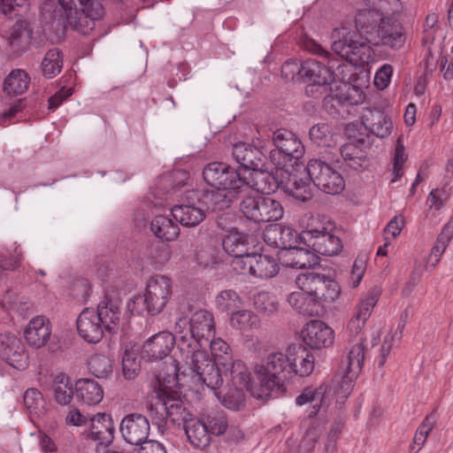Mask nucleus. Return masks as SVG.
<instances>
[{
	"instance_id": "18",
	"label": "nucleus",
	"mask_w": 453,
	"mask_h": 453,
	"mask_svg": "<svg viewBox=\"0 0 453 453\" xmlns=\"http://www.w3.org/2000/svg\"><path fill=\"white\" fill-rule=\"evenodd\" d=\"M303 341L312 349L331 346L334 340V330L321 320H311L301 332Z\"/></svg>"
},
{
	"instance_id": "54",
	"label": "nucleus",
	"mask_w": 453,
	"mask_h": 453,
	"mask_svg": "<svg viewBox=\"0 0 453 453\" xmlns=\"http://www.w3.org/2000/svg\"><path fill=\"white\" fill-rule=\"evenodd\" d=\"M88 369L97 378H108L112 372L111 360L105 355L95 354L89 358Z\"/></svg>"
},
{
	"instance_id": "27",
	"label": "nucleus",
	"mask_w": 453,
	"mask_h": 453,
	"mask_svg": "<svg viewBox=\"0 0 453 453\" xmlns=\"http://www.w3.org/2000/svg\"><path fill=\"white\" fill-rule=\"evenodd\" d=\"M0 347L2 355L12 366L17 369L25 368L27 356L19 339L13 335L0 334Z\"/></svg>"
},
{
	"instance_id": "29",
	"label": "nucleus",
	"mask_w": 453,
	"mask_h": 453,
	"mask_svg": "<svg viewBox=\"0 0 453 453\" xmlns=\"http://www.w3.org/2000/svg\"><path fill=\"white\" fill-rule=\"evenodd\" d=\"M362 122L367 131L380 138H385L391 134L392 120L383 111L373 109L365 111Z\"/></svg>"
},
{
	"instance_id": "38",
	"label": "nucleus",
	"mask_w": 453,
	"mask_h": 453,
	"mask_svg": "<svg viewBox=\"0 0 453 453\" xmlns=\"http://www.w3.org/2000/svg\"><path fill=\"white\" fill-rule=\"evenodd\" d=\"M250 273L259 279H271L279 273V265L276 259L264 254H254L248 259Z\"/></svg>"
},
{
	"instance_id": "50",
	"label": "nucleus",
	"mask_w": 453,
	"mask_h": 453,
	"mask_svg": "<svg viewBox=\"0 0 453 453\" xmlns=\"http://www.w3.org/2000/svg\"><path fill=\"white\" fill-rule=\"evenodd\" d=\"M42 75L47 79H52L60 73L63 67V58L58 49L49 50L42 61Z\"/></svg>"
},
{
	"instance_id": "25",
	"label": "nucleus",
	"mask_w": 453,
	"mask_h": 453,
	"mask_svg": "<svg viewBox=\"0 0 453 453\" xmlns=\"http://www.w3.org/2000/svg\"><path fill=\"white\" fill-rule=\"evenodd\" d=\"M227 372H229L231 381L235 388L246 389L257 399H264V390H255L253 388L250 380V372L242 361L233 359L229 362L228 369H224L225 376H227Z\"/></svg>"
},
{
	"instance_id": "28",
	"label": "nucleus",
	"mask_w": 453,
	"mask_h": 453,
	"mask_svg": "<svg viewBox=\"0 0 453 453\" xmlns=\"http://www.w3.org/2000/svg\"><path fill=\"white\" fill-rule=\"evenodd\" d=\"M97 316L101 317L104 328L110 334H116L119 328L122 312L118 300L104 297L96 310Z\"/></svg>"
},
{
	"instance_id": "20",
	"label": "nucleus",
	"mask_w": 453,
	"mask_h": 453,
	"mask_svg": "<svg viewBox=\"0 0 453 453\" xmlns=\"http://www.w3.org/2000/svg\"><path fill=\"white\" fill-rule=\"evenodd\" d=\"M380 290L377 288H371L365 296L361 297L357 306V311L348 323V331L351 334L357 335L361 333L372 311L379 301Z\"/></svg>"
},
{
	"instance_id": "26",
	"label": "nucleus",
	"mask_w": 453,
	"mask_h": 453,
	"mask_svg": "<svg viewBox=\"0 0 453 453\" xmlns=\"http://www.w3.org/2000/svg\"><path fill=\"white\" fill-rule=\"evenodd\" d=\"M332 389L326 384H321L316 388H305L301 395L296 398V403L302 406L307 403H312L313 411L310 417L316 415L321 408H326L331 403Z\"/></svg>"
},
{
	"instance_id": "35",
	"label": "nucleus",
	"mask_w": 453,
	"mask_h": 453,
	"mask_svg": "<svg viewBox=\"0 0 453 453\" xmlns=\"http://www.w3.org/2000/svg\"><path fill=\"white\" fill-rule=\"evenodd\" d=\"M306 225L301 232L304 242L311 243L315 236H319L326 231L335 230V225L326 216L320 214H307Z\"/></svg>"
},
{
	"instance_id": "64",
	"label": "nucleus",
	"mask_w": 453,
	"mask_h": 453,
	"mask_svg": "<svg viewBox=\"0 0 453 453\" xmlns=\"http://www.w3.org/2000/svg\"><path fill=\"white\" fill-rule=\"evenodd\" d=\"M365 96L361 89L355 86H347V90L341 96V100L349 105H357L365 101Z\"/></svg>"
},
{
	"instance_id": "31",
	"label": "nucleus",
	"mask_w": 453,
	"mask_h": 453,
	"mask_svg": "<svg viewBox=\"0 0 453 453\" xmlns=\"http://www.w3.org/2000/svg\"><path fill=\"white\" fill-rule=\"evenodd\" d=\"M242 180H244L243 191L251 188L258 193L269 195L275 192L280 186L277 178L273 174L264 171L263 168L252 171L249 178L242 176Z\"/></svg>"
},
{
	"instance_id": "42",
	"label": "nucleus",
	"mask_w": 453,
	"mask_h": 453,
	"mask_svg": "<svg viewBox=\"0 0 453 453\" xmlns=\"http://www.w3.org/2000/svg\"><path fill=\"white\" fill-rule=\"evenodd\" d=\"M172 215L184 226H195L205 218V212L198 206L178 204L172 208Z\"/></svg>"
},
{
	"instance_id": "36",
	"label": "nucleus",
	"mask_w": 453,
	"mask_h": 453,
	"mask_svg": "<svg viewBox=\"0 0 453 453\" xmlns=\"http://www.w3.org/2000/svg\"><path fill=\"white\" fill-rule=\"evenodd\" d=\"M50 333V326L44 318L37 316L29 321L24 336L30 346L39 349L48 342Z\"/></svg>"
},
{
	"instance_id": "60",
	"label": "nucleus",
	"mask_w": 453,
	"mask_h": 453,
	"mask_svg": "<svg viewBox=\"0 0 453 453\" xmlns=\"http://www.w3.org/2000/svg\"><path fill=\"white\" fill-rule=\"evenodd\" d=\"M407 157L404 154V148L399 142L395 146V155L393 158V174L392 181H397L403 175V164Z\"/></svg>"
},
{
	"instance_id": "4",
	"label": "nucleus",
	"mask_w": 453,
	"mask_h": 453,
	"mask_svg": "<svg viewBox=\"0 0 453 453\" xmlns=\"http://www.w3.org/2000/svg\"><path fill=\"white\" fill-rule=\"evenodd\" d=\"M175 333L179 335L177 342L188 340L189 337L200 344H207L214 335V317L207 310L195 311L190 319L180 318L174 326Z\"/></svg>"
},
{
	"instance_id": "51",
	"label": "nucleus",
	"mask_w": 453,
	"mask_h": 453,
	"mask_svg": "<svg viewBox=\"0 0 453 453\" xmlns=\"http://www.w3.org/2000/svg\"><path fill=\"white\" fill-rule=\"evenodd\" d=\"M284 188L287 194L301 202H307L312 197L310 183L296 176L290 177Z\"/></svg>"
},
{
	"instance_id": "45",
	"label": "nucleus",
	"mask_w": 453,
	"mask_h": 453,
	"mask_svg": "<svg viewBox=\"0 0 453 453\" xmlns=\"http://www.w3.org/2000/svg\"><path fill=\"white\" fill-rule=\"evenodd\" d=\"M30 77L22 69L12 71L4 81V91L11 96H19L27 91Z\"/></svg>"
},
{
	"instance_id": "3",
	"label": "nucleus",
	"mask_w": 453,
	"mask_h": 453,
	"mask_svg": "<svg viewBox=\"0 0 453 453\" xmlns=\"http://www.w3.org/2000/svg\"><path fill=\"white\" fill-rule=\"evenodd\" d=\"M272 139L275 149L270 151L269 158L278 169L288 171L304 155L303 142L292 131L277 129Z\"/></svg>"
},
{
	"instance_id": "39",
	"label": "nucleus",
	"mask_w": 453,
	"mask_h": 453,
	"mask_svg": "<svg viewBox=\"0 0 453 453\" xmlns=\"http://www.w3.org/2000/svg\"><path fill=\"white\" fill-rule=\"evenodd\" d=\"M312 250L323 256L332 257L337 255L342 249L341 239L335 234V230L326 231L308 244Z\"/></svg>"
},
{
	"instance_id": "33",
	"label": "nucleus",
	"mask_w": 453,
	"mask_h": 453,
	"mask_svg": "<svg viewBox=\"0 0 453 453\" xmlns=\"http://www.w3.org/2000/svg\"><path fill=\"white\" fill-rule=\"evenodd\" d=\"M50 389L54 401L60 406H67L73 399L75 384L67 374L58 372L51 375Z\"/></svg>"
},
{
	"instance_id": "12",
	"label": "nucleus",
	"mask_w": 453,
	"mask_h": 453,
	"mask_svg": "<svg viewBox=\"0 0 453 453\" xmlns=\"http://www.w3.org/2000/svg\"><path fill=\"white\" fill-rule=\"evenodd\" d=\"M372 37L370 44L391 50L402 49L406 41L403 25L393 17H385L380 27H378L376 35Z\"/></svg>"
},
{
	"instance_id": "40",
	"label": "nucleus",
	"mask_w": 453,
	"mask_h": 453,
	"mask_svg": "<svg viewBox=\"0 0 453 453\" xmlns=\"http://www.w3.org/2000/svg\"><path fill=\"white\" fill-rule=\"evenodd\" d=\"M188 440L194 447L203 449L210 445L211 434L205 423L198 418H189L184 427Z\"/></svg>"
},
{
	"instance_id": "19",
	"label": "nucleus",
	"mask_w": 453,
	"mask_h": 453,
	"mask_svg": "<svg viewBox=\"0 0 453 453\" xmlns=\"http://www.w3.org/2000/svg\"><path fill=\"white\" fill-rule=\"evenodd\" d=\"M76 324L79 335L86 342L96 343L102 340L105 329L96 310L85 308L80 313Z\"/></svg>"
},
{
	"instance_id": "41",
	"label": "nucleus",
	"mask_w": 453,
	"mask_h": 453,
	"mask_svg": "<svg viewBox=\"0 0 453 453\" xmlns=\"http://www.w3.org/2000/svg\"><path fill=\"white\" fill-rule=\"evenodd\" d=\"M229 325L232 328L244 334L258 329L260 319L254 311L240 308L230 315Z\"/></svg>"
},
{
	"instance_id": "58",
	"label": "nucleus",
	"mask_w": 453,
	"mask_h": 453,
	"mask_svg": "<svg viewBox=\"0 0 453 453\" xmlns=\"http://www.w3.org/2000/svg\"><path fill=\"white\" fill-rule=\"evenodd\" d=\"M309 134L311 140L319 146H330L333 141L331 128L326 123L311 127Z\"/></svg>"
},
{
	"instance_id": "56",
	"label": "nucleus",
	"mask_w": 453,
	"mask_h": 453,
	"mask_svg": "<svg viewBox=\"0 0 453 453\" xmlns=\"http://www.w3.org/2000/svg\"><path fill=\"white\" fill-rule=\"evenodd\" d=\"M452 193V187L447 183H442L441 188H434L430 191L426 198V203L430 210L440 211L449 199Z\"/></svg>"
},
{
	"instance_id": "63",
	"label": "nucleus",
	"mask_w": 453,
	"mask_h": 453,
	"mask_svg": "<svg viewBox=\"0 0 453 453\" xmlns=\"http://www.w3.org/2000/svg\"><path fill=\"white\" fill-rule=\"evenodd\" d=\"M392 74V65L389 64H384L375 73L374 85L379 89H385L390 83Z\"/></svg>"
},
{
	"instance_id": "30",
	"label": "nucleus",
	"mask_w": 453,
	"mask_h": 453,
	"mask_svg": "<svg viewBox=\"0 0 453 453\" xmlns=\"http://www.w3.org/2000/svg\"><path fill=\"white\" fill-rule=\"evenodd\" d=\"M65 27H70L73 30L88 35L95 27L93 18L81 10H78L74 5L61 13L57 19Z\"/></svg>"
},
{
	"instance_id": "9",
	"label": "nucleus",
	"mask_w": 453,
	"mask_h": 453,
	"mask_svg": "<svg viewBox=\"0 0 453 453\" xmlns=\"http://www.w3.org/2000/svg\"><path fill=\"white\" fill-rule=\"evenodd\" d=\"M203 179L211 188L243 189L244 180L234 167L223 162H211L203 169Z\"/></svg>"
},
{
	"instance_id": "5",
	"label": "nucleus",
	"mask_w": 453,
	"mask_h": 453,
	"mask_svg": "<svg viewBox=\"0 0 453 453\" xmlns=\"http://www.w3.org/2000/svg\"><path fill=\"white\" fill-rule=\"evenodd\" d=\"M297 287L311 294L314 299L322 305L323 314L326 307L334 303L340 296L341 288L337 281L324 274L305 273L296 279Z\"/></svg>"
},
{
	"instance_id": "8",
	"label": "nucleus",
	"mask_w": 453,
	"mask_h": 453,
	"mask_svg": "<svg viewBox=\"0 0 453 453\" xmlns=\"http://www.w3.org/2000/svg\"><path fill=\"white\" fill-rule=\"evenodd\" d=\"M306 171L313 184L326 194L337 195L345 188L342 175L326 160L311 159Z\"/></svg>"
},
{
	"instance_id": "7",
	"label": "nucleus",
	"mask_w": 453,
	"mask_h": 453,
	"mask_svg": "<svg viewBox=\"0 0 453 453\" xmlns=\"http://www.w3.org/2000/svg\"><path fill=\"white\" fill-rule=\"evenodd\" d=\"M305 49L311 53L326 60V63L311 58L305 60L303 63V76L306 77L311 82L318 86H327L334 82V65H331V52L313 40H310L305 42Z\"/></svg>"
},
{
	"instance_id": "53",
	"label": "nucleus",
	"mask_w": 453,
	"mask_h": 453,
	"mask_svg": "<svg viewBox=\"0 0 453 453\" xmlns=\"http://www.w3.org/2000/svg\"><path fill=\"white\" fill-rule=\"evenodd\" d=\"M253 306L259 313L271 316L278 310L277 298L266 291H260L252 297Z\"/></svg>"
},
{
	"instance_id": "49",
	"label": "nucleus",
	"mask_w": 453,
	"mask_h": 453,
	"mask_svg": "<svg viewBox=\"0 0 453 453\" xmlns=\"http://www.w3.org/2000/svg\"><path fill=\"white\" fill-rule=\"evenodd\" d=\"M243 302L238 293L233 289L220 291L215 297V307L220 312L230 313L242 308Z\"/></svg>"
},
{
	"instance_id": "17",
	"label": "nucleus",
	"mask_w": 453,
	"mask_h": 453,
	"mask_svg": "<svg viewBox=\"0 0 453 453\" xmlns=\"http://www.w3.org/2000/svg\"><path fill=\"white\" fill-rule=\"evenodd\" d=\"M119 430L127 442L132 445H140L148 439L150 423L145 416L132 413L123 418L120 422Z\"/></svg>"
},
{
	"instance_id": "11",
	"label": "nucleus",
	"mask_w": 453,
	"mask_h": 453,
	"mask_svg": "<svg viewBox=\"0 0 453 453\" xmlns=\"http://www.w3.org/2000/svg\"><path fill=\"white\" fill-rule=\"evenodd\" d=\"M358 341L357 343L351 347L349 352L344 374L335 391L337 400L346 399L350 395L355 381L362 370L365 359L363 337L360 336Z\"/></svg>"
},
{
	"instance_id": "47",
	"label": "nucleus",
	"mask_w": 453,
	"mask_h": 453,
	"mask_svg": "<svg viewBox=\"0 0 453 453\" xmlns=\"http://www.w3.org/2000/svg\"><path fill=\"white\" fill-rule=\"evenodd\" d=\"M452 237L453 218H451L449 222L442 227L441 232L438 235L436 242L431 250L429 261L431 262L430 265L433 268H434L441 260V257L447 249L449 243L450 242Z\"/></svg>"
},
{
	"instance_id": "23",
	"label": "nucleus",
	"mask_w": 453,
	"mask_h": 453,
	"mask_svg": "<svg viewBox=\"0 0 453 453\" xmlns=\"http://www.w3.org/2000/svg\"><path fill=\"white\" fill-rule=\"evenodd\" d=\"M384 18L383 14L375 9L358 11L355 16V26L359 34L358 36L370 43Z\"/></svg>"
},
{
	"instance_id": "44",
	"label": "nucleus",
	"mask_w": 453,
	"mask_h": 453,
	"mask_svg": "<svg viewBox=\"0 0 453 453\" xmlns=\"http://www.w3.org/2000/svg\"><path fill=\"white\" fill-rule=\"evenodd\" d=\"M150 229L157 238L166 242L174 241L180 234L179 226L164 215H157L152 219Z\"/></svg>"
},
{
	"instance_id": "24",
	"label": "nucleus",
	"mask_w": 453,
	"mask_h": 453,
	"mask_svg": "<svg viewBox=\"0 0 453 453\" xmlns=\"http://www.w3.org/2000/svg\"><path fill=\"white\" fill-rule=\"evenodd\" d=\"M289 365L293 370V376H308L314 369L313 355L302 344H294L287 349Z\"/></svg>"
},
{
	"instance_id": "2",
	"label": "nucleus",
	"mask_w": 453,
	"mask_h": 453,
	"mask_svg": "<svg viewBox=\"0 0 453 453\" xmlns=\"http://www.w3.org/2000/svg\"><path fill=\"white\" fill-rule=\"evenodd\" d=\"M255 373L261 387L266 391L264 398L270 396L269 391L283 388L286 380L293 377L288 353L274 352L267 356L263 364L255 366Z\"/></svg>"
},
{
	"instance_id": "32",
	"label": "nucleus",
	"mask_w": 453,
	"mask_h": 453,
	"mask_svg": "<svg viewBox=\"0 0 453 453\" xmlns=\"http://www.w3.org/2000/svg\"><path fill=\"white\" fill-rule=\"evenodd\" d=\"M288 303L303 316L319 317L323 315L322 305L307 291L300 289V291L290 293L288 296Z\"/></svg>"
},
{
	"instance_id": "34",
	"label": "nucleus",
	"mask_w": 453,
	"mask_h": 453,
	"mask_svg": "<svg viewBox=\"0 0 453 453\" xmlns=\"http://www.w3.org/2000/svg\"><path fill=\"white\" fill-rule=\"evenodd\" d=\"M75 395L78 401L87 405H96L104 398L102 386L91 379H80L75 382Z\"/></svg>"
},
{
	"instance_id": "55",
	"label": "nucleus",
	"mask_w": 453,
	"mask_h": 453,
	"mask_svg": "<svg viewBox=\"0 0 453 453\" xmlns=\"http://www.w3.org/2000/svg\"><path fill=\"white\" fill-rule=\"evenodd\" d=\"M202 421L205 423L210 434L220 435L225 433L228 426L223 411H211L206 415L205 420Z\"/></svg>"
},
{
	"instance_id": "46",
	"label": "nucleus",
	"mask_w": 453,
	"mask_h": 453,
	"mask_svg": "<svg viewBox=\"0 0 453 453\" xmlns=\"http://www.w3.org/2000/svg\"><path fill=\"white\" fill-rule=\"evenodd\" d=\"M224 250L233 257L246 255L249 250V235L238 231L229 233L222 242Z\"/></svg>"
},
{
	"instance_id": "13",
	"label": "nucleus",
	"mask_w": 453,
	"mask_h": 453,
	"mask_svg": "<svg viewBox=\"0 0 453 453\" xmlns=\"http://www.w3.org/2000/svg\"><path fill=\"white\" fill-rule=\"evenodd\" d=\"M177 344L175 336L167 331L159 332L147 339L140 351V358L147 362H156L168 357Z\"/></svg>"
},
{
	"instance_id": "61",
	"label": "nucleus",
	"mask_w": 453,
	"mask_h": 453,
	"mask_svg": "<svg viewBox=\"0 0 453 453\" xmlns=\"http://www.w3.org/2000/svg\"><path fill=\"white\" fill-rule=\"evenodd\" d=\"M242 391V389L235 388L233 391L225 394L219 400L225 407L239 410L244 403V395Z\"/></svg>"
},
{
	"instance_id": "16",
	"label": "nucleus",
	"mask_w": 453,
	"mask_h": 453,
	"mask_svg": "<svg viewBox=\"0 0 453 453\" xmlns=\"http://www.w3.org/2000/svg\"><path fill=\"white\" fill-rule=\"evenodd\" d=\"M258 144L240 142L232 147V157L242 167L247 170H261L265 166L266 156Z\"/></svg>"
},
{
	"instance_id": "22",
	"label": "nucleus",
	"mask_w": 453,
	"mask_h": 453,
	"mask_svg": "<svg viewBox=\"0 0 453 453\" xmlns=\"http://www.w3.org/2000/svg\"><path fill=\"white\" fill-rule=\"evenodd\" d=\"M243 189H228V188H212L202 193V203L212 211L229 208Z\"/></svg>"
},
{
	"instance_id": "14",
	"label": "nucleus",
	"mask_w": 453,
	"mask_h": 453,
	"mask_svg": "<svg viewBox=\"0 0 453 453\" xmlns=\"http://www.w3.org/2000/svg\"><path fill=\"white\" fill-rule=\"evenodd\" d=\"M203 345L190 337L188 340L177 342V348L185 365L188 367L191 373H194L193 379L203 372V367L209 366V364L214 363L207 352L203 349Z\"/></svg>"
},
{
	"instance_id": "37",
	"label": "nucleus",
	"mask_w": 453,
	"mask_h": 453,
	"mask_svg": "<svg viewBox=\"0 0 453 453\" xmlns=\"http://www.w3.org/2000/svg\"><path fill=\"white\" fill-rule=\"evenodd\" d=\"M160 408L166 413L168 421L174 426L183 425L184 428L189 418H193L183 402L174 397L166 396L161 400Z\"/></svg>"
},
{
	"instance_id": "48",
	"label": "nucleus",
	"mask_w": 453,
	"mask_h": 453,
	"mask_svg": "<svg viewBox=\"0 0 453 453\" xmlns=\"http://www.w3.org/2000/svg\"><path fill=\"white\" fill-rule=\"evenodd\" d=\"M23 401L32 418L45 415L46 400L37 388H31L27 389L23 395Z\"/></svg>"
},
{
	"instance_id": "10",
	"label": "nucleus",
	"mask_w": 453,
	"mask_h": 453,
	"mask_svg": "<svg viewBox=\"0 0 453 453\" xmlns=\"http://www.w3.org/2000/svg\"><path fill=\"white\" fill-rule=\"evenodd\" d=\"M331 37L332 50L335 54L355 65L362 59L361 52L366 45L354 31L345 27H337Z\"/></svg>"
},
{
	"instance_id": "15",
	"label": "nucleus",
	"mask_w": 453,
	"mask_h": 453,
	"mask_svg": "<svg viewBox=\"0 0 453 453\" xmlns=\"http://www.w3.org/2000/svg\"><path fill=\"white\" fill-rule=\"evenodd\" d=\"M115 426L110 414L98 412L90 418V426L88 437L96 443V452L100 453V448H108L114 440Z\"/></svg>"
},
{
	"instance_id": "21",
	"label": "nucleus",
	"mask_w": 453,
	"mask_h": 453,
	"mask_svg": "<svg viewBox=\"0 0 453 453\" xmlns=\"http://www.w3.org/2000/svg\"><path fill=\"white\" fill-rule=\"evenodd\" d=\"M278 259L283 266L296 269L311 267L319 264V258L314 253L296 246L280 249L278 252Z\"/></svg>"
},
{
	"instance_id": "57",
	"label": "nucleus",
	"mask_w": 453,
	"mask_h": 453,
	"mask_svg": "<svg viewBox=\"0 0 453 453\" xmlns=\"http://www.w3.org/2000/svg\"><path fill=\"white\" fill-rule=\"evenodd\" d=\"M140 359L134 350L126 349L122 357V372L127 380H134L139 373Z\"/></svg>"
},
{
	"instance_id": "43",
	"label": "nucleus",
	"mask_w": 453,
	"mask_h": 453,
	"mask_svg": "<svg viewBox=\"0 0 453 453\" xmlns=\"http://www.w3.org/2000/svg\"><path fill=\"white\" fill-rule=\"evenodd\" d=\"M222 370L224 368L221 365H218L216 362L209 364V366L203 367V372L195 377V380L204 384L214 391V394L218 399H220V392L218 391L223 384Z\"/></svg>"
},
{
	"instance_id": "52",
	"label": "nucleus",
	"mask_w": 453,
	"mask_h": 453,
	"mask_svg": "<svg viewBox=\"0 0 453 453\" xmlns=\"http://www.w3.org/2000/svg\"><path fill=\"white\" fill-rule=\"evenodd\" d=\"M213 361L221 365L224 369H228L229 362L233 360L230 346L221 338H213L209 341Z\"/></svg>"
},
{
	"instance_id": "59",
	"label": "nucleus",
	"mask_w": 453,
	"mask_h": 453,
	"mask_svg": "<svg viewBox=\"0 0 453 453\" xmlns=\"http://www.w3.org/2000/svg\"><path fill=\"white\" fill-rule=\"evenodd\" d=\"M279 247L280 249H288L290 247H296L298 242H303L301 238V233L298 234L294 228L288 226L280 227L279 234Z\"/></svg>"
},
{
	"instance_id": "62",
	"label": "nucleus",
	"mask_w": 453,
	"mask_h": 453,
	"mask_svg": "<svg viewBox=\"0 0 453 453\" xmlns=\"http://www.w3.org/2000/svg\"><path fill=\"white\" fill-rule=\"evenodd\" d=\"M79 2L83 6L81 11L85 12L86 14L93 18L95 21L100 19L104 15V8L99 1L79 0Z\"/></svg>"
},
{
	"instance_id": "1",
	"label": "nucleus",
	"mask_w": 453,
	"mask_h": 453,
	"mask_svg": "<svg viewBox=\"0 0 453 453\" xmlns=\"http://www.w3.org/2000/svg\"><path fill=\"white\" fill-rule=\"evenodd\" d=\"M173 288V280L169 277L155 274L149 279L144 294L134 296L128 303V309L137 315H157L170 301Z\"/></svg>"
},
{
	"instance_id": "6",
	"label": "nucleus",
	"mask_w": 453,
	"mask_h": 453,
	"mask_svg": "<svg viewBox=\"0 0 453 453\" xmlns=\"http://www.w3.org/2000/svg\"><path fill=\"white\" fill-rule=\"evenodd\" d=\"M240 211L256 223H267L282 219L284 209L280 201L266 196H246L240 203Z\"/></svg>"
}]
</instances>
